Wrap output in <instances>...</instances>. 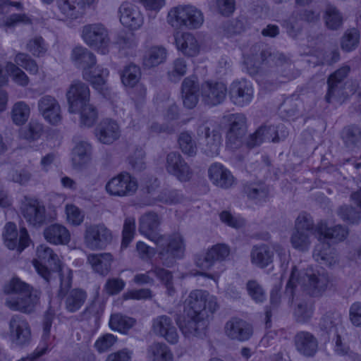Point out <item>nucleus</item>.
I'll use <instances>...</instances> for the list:
<instances>
[{
	"label": "nucleus",
	"mask_w": 361,
	"mask_h": 361,
	"mask_svg": "<svg viewBox=\"0 0 361 361\" xmlns=\"http://www.w3.org/2000/svg\"><path fill=\"white\" fill-rule=\"evenodd\" d=\"M11 339L17 345H23L30 338V331L27 324L18 316L12 318L10 323Z\"/></svg>",
	"instance_id": "obj_23"
},
{
	"label": "nucleus",
	"mask_w": 361,
	"mask_h": 361,
	"mask_svg": "<svg viewBox=\"0 0 361 361\" xmlns=\"http://www.w3.org/2000/svg\"><path fill=\"white\" fill-rule=\"evenodd\" d=\"M264 62L269 64L273 63L276 66H286L288 72L284 73L285 76L288 78H294L293 74L290 72L293 69V64L288 58L281 53H272L269 49L260 50L259 45H255L252 47V55L247 56L245 60V63L247 66H253L255 68Z\"/></svg>",
	"instance_id": "obj_7"
},
{
	"label": "nucleus",
	"mask_w": 361,
	"mask_h": 361,
	"mask_svg": "<svg viewBox=\"0 0 361 361\" xmlns=\"http://www.w3.org/2000/svg\"><path fill=\"white\" fill-rule=\"evenodd\" d=\"M167 18L169 23L176 28L185 26L190 29H197L204 22L202 12L192 5H179L171 8Z\"/></svg>",
	"instance_id": "obj_6"
},
{
	"label": "nucleus",
	"mask_w": 361,
	"mask_h": 361,
	"mask_svg": "<svg viewBox=\"0 0 361 361\" xmlns=\"http://www.w3.org/2000/svg\"><path fill=\"white\" fill-rule=\"evenodd\" d=\"M296 345L301 353L312 355L315 351L317 342L309 333L301 332L296 337Z\"/></svg>",
	"instance_id": "obj_36"
},
{
	"label": "nucleus",
	"mask_w": 361,
	"mask_h": 361,
	"mask_svg": "<svg viewBox=\"0 0 361 361\" xmlns=\"http://www.w3.org/2000/svg\"><path fill=\"white\" fill-rule=\"evenodd\" d=\"M298 99L293 97L283 101L279 108V114L284 119H294L298 114Z\"/></svg>",
	"instance_id": "obj_51"
},
{
	"label": "nucleus",
	"mask_w": 361,
	"mask_h": 361,
	"mask_svg": "<svg viewBox=\"0 0 361 361\" xmlns=\"http://www.w3.org/2000/svg\"><path fill=\"white\" fill-rule=\"evenodd\" d=\"M310 225L307 214H302L298 217L296 220L298 231L293 234L291 239L293 246L296 249L303 250L307 247L308 240L304 231H307L310 228Z\"/></svg>",
	"instance_id": "obj_26"
},
{
	"label": "nucleus",
	"mask_w": 361,
	"mask_h": 361,
	"mask_svg": "<svg viewBox=\"0 0 361 361\" xmlns=\"http://www.w3.org/2000/svg\"><path fill=\"white\" fill-rule=\"evenodd\" d=\"M141 77V71L140 68L135 64H129L126 66L121 75L122 83L130 87H133L137 84Z\"/></svg>",
	"instance_id": "obj_39"
},
{
	"label": "nucleus",
	"mask_w": 361,
	"mask_h": 361,
	"mask_svg": "<svg viewBox=\"0 0 361 361\" xmlns=\"http://www.w3.org/2000/svg\"><path fill=\"white\" fill-rule=\"evenodd\" d=\"M226 332L229 337L240 341L247 340L251 335L249 325L239 319L228 322L226 326Z\"/></svg>",
	"instance_id": "obj_28"
},
{
	"label": "nucleus",
	"mask_w": 361,
	"mask_h": 361,
	"mask_svg": "<svg viewBox=\"0 0 361 361\" xmlns=\"http://www.w3.org/2000/svg\"><path fill=\"white\" fill-rule=\"evenodd\" d=\"M320 19V13L312 9H303L294 11L286 22V30L288 34L295 37L302 30V21L308 23H316Z\"/></svg>",
	"instance_id": "obj_13"
},
{
	"label": "nucleus",
	"mask_w": 361,
	"mask_h": 361,
	"mask_svg": "<svg viewBox=\"0 0 361 361\" xmlns=\"http://www.w3.org/2000/svg\"><path fill=\"white\" fill-rule=\"evenodd\" d=\"M245 135L228 131L226 137V147L231 151L239 149L243 144Z\"/></svg>",
	"instance_id": "obj_59"
},
{
	"label": "nucleus",
	"mask_w": 361,
	"mask_h": 361,
	"mask_svg": "<svg viewBox=\"0 0 361 361\" xmlns=\"http://www.w3.org/2000/svg\"><path fill=\"white\" fill-rule=\"evenodd\" d=\"M71 59L76 66L82 68L83 78L90 82L95 89L101 90L109 76V71L100 66L91 70L96 64L94 54L86 48L75 47L72 51Z\"/></svg>",
	"instance_id": "obj_3"
},
{
	"label": "nucleus",
	"mask_w": 361,
	"mask_h": 361,
	"mask_svg": "<svg viewBox=\"0 0 361 361\" xmlns=\"http://www.w3.org/2000/svg\"><path fill=\"white\" fill-rule=\"evenodd\" d=\"M85 297V293L82 290H71L66 300L67 310L70 312L78 310L83 304Z\"/></svg>",
	"instance_id": "obj_50"
},
{
	"label": "nucleus",
	"mask_w": 361,
	"mask_h": 361,
	"mask_svg": "<svg viewBox=\"0 0 361 361\" xmlns=\"http://www.w3.org/2000/svg\"><path fill=\"white\" fill-rule=\"evenodd\" d=\"M159 223V219L156 214L148 213L142 216L140 219V231L151 239L154 240L156 244L161 248L164 246L166 240L164 237H159L155 239V231Z\"/></svg>",
	"instance_id": "obj_22"
},
{
	"label": "nucleus",
	"mask_w": 361,
	"mask_h": 361,
	"mask_svg": "<svg viewBox=\"0 0 361 361\" xmlns=\"http://www.w3.org/2000/svg\"><path fill=\"white\" fill-rule=\"evenodd\" d=\"M22 212L27 222L33 226L39 224L44 220V209L41 207L39 202L34 198L25 197Z\"/></svg>",
	"instance_id": "obj_21"
},
{
	"label": "nucleus",
	"mask_w": 361,
	"mask_h": 361,
	"mask_svg": "<svg viewBox=\"0 0 361 361\" xmlns=\"http://www.w3.org/2000/svg\"><path fill=\"white\" fill-rule=\"evenodd\" d=\"M15 61L18 65L22 66L32 74H37L38 73V66L37 63L26 54H18L16 56Z\"/></svg>",
	"instance_id": "obj_56"
},
{
	"label": "nucleus",
	"mask_w": 361,
	"mask_h": 361,
	"mask_svg": "<svg viewBox=\"0 0 361 361\" xmlns=\"http://www.w3.org/2000/svg\"><path fill=\"white\" fill-rule=\"evenodd\" d=\"M188 70L186 61L183 58L175 59L171 65V69L168 72L169 78L172 82L178 81L184 76Z\"/></svg>",
	"instance_id": "obj_47"
},
{
	"label": "nucleus",
	"mask_w": 361,
	"mask_h": 361,
	"mask_svg": "<svg viewBox=\"0 0 361 361\" xmlns=\"http://www.w3.org/2000/svg\"><path fill=\"white\" fill-rule=\"evenodd\" d=\"M200 85L196 76L185 78L181 85V96L184 106L188 109L194 108L199 99Z\"/></svg>",
	"instance_id": "obj_20"
},
{
	"label": "nucleus",
	"mask_w": 361,
	"mask_h": 361,
	"mask_svg": "<svg viewBox=\"0 0 361 361\" xmlns=\"http://www.w3.org/2000/svg\"><path fill=\"white\" fill-rule=\"evenodd\" d=\"M27 49L34 56H41L46 53L47 47L43 38L37 36L29 40Z\"/></svg>",
	"instance_id": "obj_55"
},
{
	"label": "nucleus",
	"mask_w": 361,
	"mask_h": 361,
	"mask_svg": "<svg viewBox=\"0 0 361 361\" xmlns=\"http://www.w3.org/2000/svg\"><path fill=\"white\" fill-rule=\"evenodd\" d=\"M116 341V338L111 334H105L99 337L95 342V348L99 352H104L113 346Z\"/></svg>",
	"instance_id": "obj_63"
},
{
	"label": "nucleus",
	"mask_w": 361,
	"mask_h": 361,
	"mask_svg": "<svg viewBox=\"0 0 361 361\" xmlns=\"http://www.w3.org/2000/svg\"><path fill=\"white\" fill-rule=\"evenodd\" d=\"M178 142L180 150L184 154L188 157L196 155L197 151V144L190 133H181L179 135Z\"/></svg>",
	"instance_id": "obj_42"
},
{
	"label": "nucleus",
	"mask_w": 361,
	"mask_h": 361,
	"mask_svg": "<svg viewBox=\"0 0 361 361\" xmlns=\"http://www.w3.org/2000/svg\"><path fill=\"white\" fill-rule=\"evenodd\" d=\"M5 292L17 295L16 298L11 297L6 302L12 310L30 312L37 304V295L32 294L29 286L17 278H13L5 287Z\"/></svg>",
	"instance_id": "obj_5"
},
{
	"label": "nucleus",
	"mask_w": 361,
	"mask_h": 361,
	"mask_svg": "<svg viewBox=\"0 0 361 361\" xmlns=\"http://www.w3.org/2000/svg\"><path fill=\"white\" fill-rule=\"evenodd\" d=\"M110 237L109 231L104 226H95L87 229L85 243L91 249L102 248L108 243Z\"/></svg>",
	"instance_id": "obj_24"
},
{
	"label": "nucleus",
	"mask_w": 361,
	"mask_h": 361,
	"mask_svg": "<svg viewBox=\"0 0 361 361\" xmlns=\"http://www.w3.org/2000/svg\"><path fill=\"white\" fill-rule=\"evenodd\" d=\"M95 135L99 142L111 145L120 137L121 130L116 121L104 119L96 128Z\"/></svg>",
	"instance_id": "obj_19"
},
{
	"label": "nucleus",
	"mask_w": 361,
	"mask_h": 361,
	"mask_svg": "<svg viewBox=\"0 0 361 361\" xmlns=\"http://www.w3.org/2000/svg\"><path fill=\"white\" fill-rule=\"evenodd\" d=\"M272 255L268 247L262 246L255 247L252 252V261L256 265L264 267L271 262Z\"/></svg>",
	"instance_id": "obj_48"
},
{
	"label": "nucleus",
	"mask_w": 361,
	"mask_h": 361,
	"mask_svg": "<svg viewBox=\"0 0 361 361\" xmlns=\"http://www.w3.org/2000/svg\"><path fill=\"white\" fill-rule=\"evenodd\" d=\"M145 153L142 148L136 149L128 158L129 164L137 171H141L146 167L145 161Z\"/></svg>",
	"instance_id": "obj_57"
},
{
	"label": "nucleus",
	"mask_w": 361,
	"mask_h": 361,
	"mask_svg": "<svg viewBox=\"0 0 361 361\" xmlns=\"http://www.w3.org/2000/svg\"><path fill=\"white\" fill-rule=\"evenodd\" d=\"M6 71L12 75L15 82L21 86H26L29 82L27 75L18 67L12 63L6 65Z\"/></svg>",
	"instance_id": "obj_58"
},
{
	"label": "nucleus",
	"mask_w": 361,
	"mask_h": 361,
	"mask_svg": "<svg viewBox=\"0 0 361 361\" xmlns=\"http://www.w3.org/2000/svg\"><path fill=\"white\" fill-rule=\"evenodd\" d=\"M229 97L231 102L236 106L248 105L253 99V87L250 81L245 79L235 80L229 87Z\"/></svg>",
	"instance_id": "obj_11"
},
{
	"label": "nucleus",
	"mask_w": 361,
	"mask_h": 361,
	"mask_svg": "<svg viewBox=\"0 0 361 361\" xmlns=\"http://www.w3.org/2000/svg\"><path fill=\"white\" fill-rule=\"evenodd\" d=\"M343 140L347 147L356 145L361 140V130L355 126H349L343 131Z\"/></svg>",
	"instance_id": "obj_53"
},
{
	"label": "nucleus",
	"mask_w": 361,
	"mask_h": 361,
	"mask_svg": "<svg viewBox=\"0 0 361 361\" xmlns=\"http://www.w3.org/2000/svg\"><path fill=\"white\" fill-rule=\"evenodd\" d=\"M30 114L29 105L23 101L15 103L11 111L13 123L18 126L23 125L28 120Z\"/></svg>",
	"instance_id": "obj_38"
},
{
	"label": "nucleus",
	"mask_w": 361,
	"mask_h": 361,
	"mask_svg": "<svg viewBox=\"0 0 361 361\" xmlns=\"http://www.w3.org/2000/svg\"><path fill=\"white\" fill-rule=\"evenodd\" d=\"M227 92V86L222 82L207 81L201 86L202 101L209 106L222 104L226 98Z\"/></svg>",
	"instance_id": "obj_10"
},
{
	"label": "nucleus",
	"mask_w": 361,
	"mask_h": 361,
	"mask_svg": "<svg viewBox=\"0 0 361 361\" xmlns=\"http://www.w3.org/2000/svg\"><path fill=\"white\" fill-rule=\"evenodd\" d=\"M66 98L69 106L68 111L71 113H75L80 106L89 103V87L81 81H74L66 92Z\"/></svg>",
	"instance_id": "obj_14"
},
{
	"label": "nucleus",
	"mask_w": 361,
	"mask_h": 361,
	"mask_svg": "<svg viewBox=\"0 0 361 361\" xmlns=\"http://www.w3.org/2000/svg\"><path fill=\"white\" fill-rule=\"evenodd\" d=\"M43 131V126L37 121H32L27 129L22 132V135L26 140H35L39 138Z\"/></svg>",
	"instance_id": "obj_60"
},
{
	"label": "nucleus",
	"mask_w": 361,
	"mask_h": 361,
	"mask_svg": "<svg viewBox=\"0 0 361 361\" xmlns=\"http://www.w3.org/2000/svg\"><path fill=\"white\" fill-rule=\"evenodd\" d=\"M80 113V125L92 127L97 121L98 112L97 109L90 103L79 106Z\"/></svg>",
	"instance_id": "obj_43"
},
{
	"label": "nucleus",
	"mask_w": 361,
	"mask_h": 361,
	"mask_svg": "<svg viewBox=\"0 0 361 361\" xmlns=\"http://www.w3.org/2000/svg\"><path fill=\"white\" fill-rule=\"evenodd\" d=\"M135 231V219L128 218L125 221L123 231L122 245L126 247L131 241Z\"/></svg>",
	"instance_id": "obj_64"
},
{
	"label": "nucleus",
	"mask_w": 361,
	"mask_h": 361,
	"mask_svg": "<svg viewBox=\"0 0 361 361\" xmlns=\"http://www.w3.org/2000/svg\"><path fill=\"white\" fill-rule=\"evenodd\" d=\"M246 117L243 114H231L229 117L230 128L228 131L245 135L247 132Z\"/></svg>",
	"instance_id": "obj_52"
},
{
	"label": "nucleus",
	"mask_w": 361,
	"mask_h": 361,
	"mask_svg": "<svg viewBox=\"0 0 361 361\" xmlns=\"http://www.w3.org/2000/svg\"><path fill=\"white\" fill-rule=\"evenodd\" d=\"M175 39L177 49L184 55L195 56L199 53L200 44L193 35L185 32L176 35Z\"/></svg>",
	"instance_id": "obj_25"
},
{
	"label": "nucleus",
	"mask_w": 361,
	"mask_h": 361,
	"mask_svg": "<svg viewBox=\"0 0 361 361\" xmlns=\"http://www.w3.org/2000/svg\"><path fill=\"white\" fill-rule=\"evenodd\" d=\"M317 236L319 244L314 250L313 257L321 264L331 266L335 262L334 257L330 251V244L344 239L347 235V231L342 226H338L327 231L326 225L321 224L316 230Z\"/></svg>",
	"instance_id": "obj_4"
},
{
	"label": "nucleus",
	"mask_w": 361,
	"mask_h": 361,
	"mask_svg": "<svg viewBox=\"0 0 361 361\" xmlns=\"http://www.w3.org/2000/svg\"><path fill=\"white\" fill-rule=\"evenodd\" d=\"M56 4L64 18L73 20L84 16V13L75 0H57Z\"/></svg>",
	"instance_id": "obj_31"
},
{
	"label": "nucleus",
	"mask_w": 361,
	"mask_h": 361,
	"mask_svg": "<svg viewBox=\"0 0 361 361\" xmlns=\"http://www.w3.org/2000/svg\"><path fill=\"white\" fill-rule=\"evenodd\" d=\"M184 251V245L179 234H175L169 240L167 245L160 251L161 259L180 257Z\"/></svg>",
	"instance_id": "obj_30"
},
{
	"label": "nucleus",
	"mask_w": 361,
	"mask_h": 361,
	"mask_svg": "<svg viewBox=\"0 0 361 361\" xmlns=\"http://www.w3.org/2000/svg\"><path fill=\"white\" fill-rule=\"evenodd\" d=\"M149 357L153 361H171L172 355L165 345L156 344L153 345L149 352Z\"/></svg>",
	"instance_id": "obj_54"
},
{
	"label": "nucleus",
	"mask_w": 361,
	"mask_h": 361,
	"mask_svg": "<svg viewBox=\"0 0 361 361\" xmlns=\"http://www.w3.org/2000/svg\"><path fill=\"white\" fill-rule=\"evenodd\" d=\"M350 71V67L345 65L329 75L327 80L328 91L325 96L328 103H330L333 99L341 97L344 87V80Z\"/></svg>",
	"instance_id": "obj_16"
},
{
	"label": "nucleus",
	"mask_w": 361,
	"mask_h": 361,
	"mask_svg": "<svg viewBox=\"0 0 361 361\" xmlns=\"http://www.w3.org/2000/svg\"><path fill=\"white\" fill-rule=\"evenodd\" d=\"M92 147L90 143L81 141L73 150L72 161L74 166L80 167L90 160Z\"/></svg>",
	"instance_id": "obj_32"
},
{
	"label": "nucleus",
	"mask_w": 361,
	"mask_h": 361,
	"mask_svg": "<svg viewBox=\"0 0 361 361\" xmlns=\"http://www.w3.org/2000/svg\"><path fill=\"white\" fill-rule=\"evenodd\" d=\"M137 187V182H107L106 189L112 195L123 196L135 191Z\"/></svg>",
	"instance_id": "obj_37"
},
{
	"label": "nucleus",
	"mask_w": 361,
	"mask_h": 361,
	"mask_svg": "<svg viewBox=\"0 0 361 361\" xmlns=\"http://www.w3.org/2000/svg\"><path fill=\"white\" fill-rule=\"evenodd\" d=\"M360 42V33L355 28L348 30L341 39V48L345 51L355 49Z\"/></svg>",
	"instance_id": "obj_49"
},
{
	"label": "nucleus",
	"mask_w": 361,
	"mask_h": 361,
	"mask_svg": "<svg viewBox=\"0 0 361 361\" xmlns=\"http://www.w3.org/2000/svg\"><path fill=\"white\" fill-rule=\"evenodd\" d=\"M154 333L164 336L169 343H176L178 334L174 327L171 326V322L166 317H159L153 323Z\"/></svg>",
	"instance_id": "obj_27"
},
{
	"label": "nucleus",
	"mask_w": 361,
	"mask_h": 361,
	"mask_svg": "<svg viewBox=\"0 0 361 361\" xmlns=\"http://www.w3.org/2000/svg\"><path fill=\"white\" fill-rule=\"evenodd\" d=\"M118 15L121 24L130 30L139 29L144 23L140 8L130 2H123L119 6Z\"/></svg>",
	"instance_id": "obj_15"
},
{
	"label": "nucleus",
	"mask_w": 361,
	"mask_h": 361,
	"mask_svg": "<svg viewBox=\"0 0 361 361\" xmlns=\"http://www.w3.org/2000/svg\"><path fill=\"white\" fill-rule=\"evenodd\" d=\"M274 129L271 126H260L256 131L251 134L246 140V145L249 148H253L256 146L261 145L267 140H270L271 138V133Z\"/></svg>",
	"instance_id": "obj_35"
},
{
	"label": "nucleus",
	"mask_w": 361,
	"mask_h": 361,
	"mask_svg": "<svg viewBox=\"0 0 361 361\" xmlns=\"http://www.w3.org/2000/svg\"><path fill=\"white\" fill-rule=\"evenodd\" d=\"M3 238L6 245L10 250L21 252L30 243V239L25 228H20L19 232L13 223H8L4 227Z\"/></svg>",
	"instance_id": "obj_12"
},
{
	"label": "nucleus",
	"mask_w": 361,
	"mask_h": 361,
	"mask_svg": "<svg viewBox=\"0 0 361 361\" xmlns=\"http://www.w3.org/2000/svg\"><path fill=\"white\" fill-rule=\"evenodd\" d=\"M37 272L47 281L51 276L57 274L61 279L60 295L66 292L71 286L72 272L68 267L62 266L52 250L46 245H41L37 250V257L33 260Z\"/></svg>",
	"instance_id": "obj_2"
},
{
	"label": "nucleus",
	"mask_w": 361,
	"mask_h": 361,
	"mask_svg": "<svg viewBox=\"0 0 361 361\" xmlns=\"http://www.w3.org/2000/svg\"><path fill=\"white\" fill-rule=\"evenodd\" d=\"M39 114L52 126L59 125L63 119L62 111L59 101L53 96L46 94L37 102Z\"/></svg>",
	"instance_id": "obj_9"
},
{
	"label": "nucleus",
	"mask_w": 361,
	"mask_h": 361,
	"mask_svg": "<svg viewBox=\"0 0 361 361\" xmlns=\"http://www.w3.org/2000/svg\"><path fill=\"white\" fill-rule=\"evenodd\" d=\"M324 19L326 26L331 30L338 29L343 23L341 13L332 5L326 6Z\"/></svg>",
	"instance_id": "obj_45"
},
{
	"label": "nucleus",
	"mask_w": 361,
	"mask_h": 361,
	"mask_svg": "<svg viewBox=\"0 0 361 361\" xmlns=\"http://www.w3.org/2000/svg\"><path fill=\"white\" fill-rule=\"evenodd\" d=\"M166 171L177 178L191 179L192 171L184 159L177 152H171L166 156Z\"/></svg>",
	"instance_id": "obj_17"
},
{
	"label": "nucleus",
	"mask_w": 361,
	"mask_h": 361,
	"mask_svg": "<svg viewBox=\"0 0 361 361\" xmlns=\"http://www.w3.org/2000/svg\"><path fill=\"white\" fill-rule=\"evenodd\" d=\"M198 135L204 138L203 150L205 154L214 157L219 154L221 145V135L217 130H211L206 125L200 126Z\"/></svg>",
	"instance_id": "obj_18"
},
{
	"label": "nucleus",
	"mask_w": 361,
	"mask_h": 361,
	"mask_svg": "<svg viewBox=\"0 0 361 361\" xmlns=\"http://www.w3.org/2000/svg\"><path fill=\"white\" fill-rule=\"evenodd\" d=\"M154 274L159 279L164 283L166 287L169 290V283L172 279V276L170 272L164 269H159L154 272H149L147 274L137 275L135 278V282L137 284L148 283L150 280L149 274L152 275Z\"/></svg>",
	"instance_id": "obj_46"
},
{
	"label": "nucleus",
	"mask_w": 361,
	"mask_h": 361,
	"mask_svg": "<svg viewBox=\"0 0 361 361\" xmlns=\"http://www.w3.org/2000/svg\"><path fill=\"white\" fill-rule=\"evenodd\" d=\"M208 176L212 180H232L231 172L222 164L213 163L208 169Z\"/></svg>",
	"instance_id": "obj_44"
},
{
	"label": "nucleus",
	"mask_w": 361,
	"mask_h": 361,
	"mask_svg": "<svg viewBox=\"0 0 361 361\" xmlns=\"http://www.w3.org/2000/svg\"><path fill=\"white\" fill-rule=\"evenodd\" d=\"M44 237L50 243L63 245L68 243L70 233L63 226L54 224L44 231Z\"/></svg>",
	"instance_id": "obj_29"
},
{
	"label": "nucleus",
	"mask_w": 361,
	"mask_h": 361,
	"mask_svg": "<svg viewBox=\"0 0 361 361\" xmlns=\"http://www.w3.org/2000/svg\"><path fill=\"white\" fill-rule=\"evenodd\" d=\"M166 58V50L162 47H152L143 57V65L146 68L155 67L163 63Z\"/></svg>",
	"instance_id": "obj_33"
},
{
	"label": "nucleus",
	"mask_w": 361,
	"mask_h": 361,
	"mask_svg": "<svg viewBox=\"0 0 361 361\" xmlns=\"http://www.w3.org/2000/svg\"><path fill=\"white\" fill-rule=\"evenodd\" d=\"M66 214L68 222L72 225H79L83 221L84 215L77 207L73 204L66 206Z\"/></svg>",
	"instance_id": "obj_61"
},
{
	"label": "nucleus",
	"mask_w": 361,
	"mask_h": 361,
	"mask_svg": "<svg viewBox=\"0 0 361 361\" xmlns=\"http://www.w3.org/2000/svg\"><path fill=\"white\" fill-rule=\"evenodd\" d=\"M235 0H216L215 9L224 16L231 15L235 11Z\"/></svg>",
	"instance_id": "obj_62"
},
{
	"label": "nucleus",
	"mask_w": 361,
	"mask_h": 361,
	"mask_svg": "<svg viewBox=\"0 0 361 361\" xmlns=\"http://www.w3.org/2000/svg\"><path fill=\"white\" fill-rule=\"evenodd\" d=\"M111 260V255L106 253L100 255H92L88 257V261L92 269L101 274L108 271Z\"/></svg>",
	"instance_id": "obj_41"
},
{
	"label": "nucleus",
	"mask_w": 361,
	"mask_h": 361,
	"mask_svg": "<svg viewBox=\"0 0 361 361\" xmlns=\"http://www.w3.org/2000/svg\"><path fill=\"white\" fill-rule=\"evenodd\" d=\"M216 307V299L207 293L202 290L191 292L184 304V315L177 321L183 334L198 336V330L206 326L207 319Z\"/></svg>",
	"instance_id": "obj_1"
},
{
	"label": "nucleus",
	"mask_w": 361,
	"mask_h": 361,
	"mask_svg": "<svg viewBox=\"0 0 361 361\" xmlns=\"http://www.w3.org/2000/svg\"><path fill=\"white\" fill-rule=\"evenodd\" d=\"M82 37L89 47L98 50L102 54L109 52L110 38L107 28L102 23H92L83 26Z\"/></svg>",
	"instance_id": "obj_8"
},
{
	"label": "nucleus",
	"mask_w": 361,
	"mask_h": 361,
	"mask_svg": "<svg viewBox=\"0 0 361 361\" xmlns=\"http://www.w3.org/2000/svg\"><path fill=\"white\" fill-rule=\"evenodd\" d=\"M228 253L229 250L226 245H217L209 250L203 262H197V266L202 269L209 268L214 260L223 259Z\"/></svg>",
	"instance_id": "obj_34"
},
{
	"label": "nucleus",
	"mask_w": 361,
	"mask_h": 361,
	"mask_svg": "<svg viewBox=\"0 0 361 361\" xmlns=\"http://www.w3.org/2000/svg\"><path fill=\"white\" fill-rule=\"evenodd\" d=\"M134 322L131 318L114 314L111 316L109 326L113 331L125 334L133 326Z\"/></svg>",
	"instance_id": "obj_40"
}]
</instances>
